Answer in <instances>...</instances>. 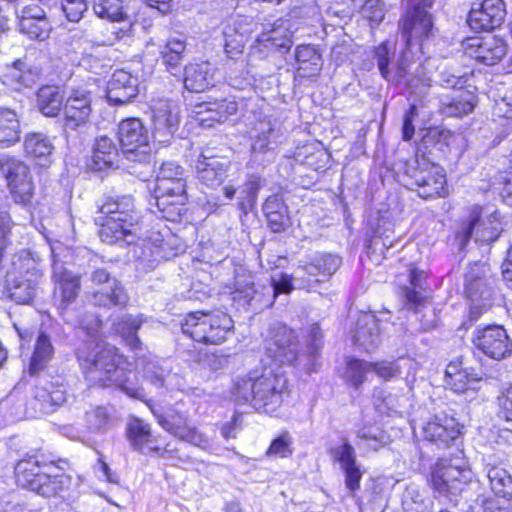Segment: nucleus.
<instances>
[{
  "label": "nucleus",
  "instance_id": "nucleus-15",
  "mask_svg": "<svg viewBox=\"0 0 512 512\" xmlns=\"http://www.w3.org/2000/svg\"><path fill=\"white\" fill-rule=\"evenodd\" d=\"M300 263L295 279L301 280L303 286L312 287L334 274L341 265V259L333 254L316 253Z\"/></svg>",
  "mask_w": 512,
  "mask_h": 512
},
{
  "label": "nucleus",
  "instance_id": "nucleus-50",
  "mask_svg": "<svg viewBox=\"0 0 512 512\" xmlns=\"http://www.w3.org/2000/svg\"><path fill=\"white\" fill-rule=\"evenodd\" d=\"M475 40L477 43H473L472 46L478 48L477 58L482 59L485 64L493 65L505 55V46L499 44L494 38Z\"/></svg>",
  "mask_w": 512,
  "mask_h": 512
},
{
  "label": "nucleus",
  "instance_id": "nucleus-12",
  "mask_svg": "<svg viewBox=\"0 0 512 512\" xmlns=\"http://www.w3.org/2000/svg\"><path fill=\"white\" fill-rule=\"evenodd\" d=\"M469 481L470 471L448 459H440L431 476L433 488L439 494L451 497L460 495Z\"/></svg>",
  "mask_w": 512,
  "mask_h": 512
},
{
  "label": "nucleus",
  "instance_id": "nucleus-24",
  "mask_svg": "<svg viewBox=\"0 0 512 512\" xmlns=\"http://www.w3.org/2000/svg\"><path fill=\"white\" fill-rule=\"evenodd\" d=\"M256 131L251 142V158L261 164L269 162L281 142V135L270 122H261Z\"/></svg>",
  "mask_w": 512,
  "mask_h": 512
},
{
  "label": "nucleus",
  "instance_id": "nucleus-63",
  "mask_svg": "<svg viewBox=\"0 0 512 512\" xmlns=\"http://www.w3.org/2000/svg\"><path fill=\"white\" fill-rule=\"evenodd\" d=\"M9 188L11 195L16 203H19L25 207L31 204L34 192L33 182L19 183V185L14 184V187Z\"/></svg>",
  "mask_w": 512,
  "mask_h": 512
},
{
  "label": "nucleus",
  "instance_id": "nucleus-44",
  "mask_svg": "<svg viewBox=\"0 0 512 512\" xmlns=\"http://www.w3.org/2000/svg\"><path fill=\"white\" fill-rule=\"evenodd\" d=\"M144 322L142 315H126L114 324V330L120 334L126 344L132 349L137 350L141 347V341L137 336V331Z\"/></svg>",
  "mask_w": 512,
  "mask_h": 512
},
{
  "label": "nucleus",
  "instance_id": "nucleus-49",
  "mask_svg": "<svg viewBox=\"0 0 512 512\" xmlns=\"http://www.w3.org/2000/svg\"><path fill=\"white\" fill-rule=\"evenodd\" d=\"M402 506L405 512H431L432 501L418 488L409 486L403 495Z\"/></svg>",
  "mask_w": 512,
  "mask_h": 512
},
{
  "label": "nucleus",
  "instance_id": "nucleus-36",
  "mask_svg": "<svg viewBox=\"0 0 512 512\" xmlns=\"http://www.w3.org/2000/svg\"><path fill=\"white\" fill-rule=\"evenodd\" d=\"M263 212L273 232H281L288 226V208L282 196L278 194L269 196L263 204Z\"/></svg>",
  "mask_w": 512,
  "mask_h": 512
},
{
  "label": "nucleus",
  "instance_id": "nucleus-60",
  "mask_svg": "<svg viewBox=\"0 0 512 512\" xmlns=\"http://www.w3.org/2000/svg\"><path fill=\"white\" fill-rule=\"evenodd\" d=\"M211 107L217 110L214 115L218 117V123L225 122L238 110V105L234 99L214 100L211 102Z\"/></svg>",
  "mask_w": 512,
  "mask_h": 512
},
{
  "label": "nucleus",
  "instance_id": "nucleus-34",
  "mask_svg": "<svg viewBox=\"0 0 512 512\" xmlns=\"http://www.w3.org/2000/svg\"><path fill=\"white\" fill-rule=\"evenodd\" d=\"M292 46L291 35L287 29L274 27L273 29L261 33L256 39L255 48L259 52H279L286 53Z\"/></svg>",
  "mask_w": 512,
  "mask_h": 512
},
{
  "label": "nucleus",
  "instance_id": "nucleus-19",
  "mask_svg": "<svg viewBox=\"0 0 512 512\" xmlns=\"http://www.w3.org/2000/svg\"><path fill=\"white\" fill-rule=\"evenodd\" d=\"M92 113L91 94L83 90H74L67 97L63 106V128L76 131L85 126Z\"/></svg>",
  "mask_w": 512,
  "mask_h": 512
},
{
  "label": "nucleus",
  "instance_id": "nucleus-13",
  "mask_svg": "<svg viewBox=\"0 0 512 512\" xmlns=\"http://www.w3.org/2000/svg\"><path fill=\"white\" fill-rule=\"evenodd\" d=\"M473 344L485 356L502 360L512 354V339L501 325H487L473 333Z\"/></svg>",
  "mask_w": 512,
  "mask_h": 512
},
{
  "label": "nucleus",
  "instance_id": "nucleus-1",
  "mask_svg": "<svg viewBox=\"0 0 512 512\" xmlns=\"http://www.w3.org/2000/svg\"><path fill=\"white\" fill-rule=\"evenodd\" d=\"M434 0H417L403 15L400 27L405 48L396 66L391 67L394 52L388 42H382L372 50V62L363 63V68L370 71L376 64L381 76L388 82L417 87L418 83L428 80L423 63V41L433 33V19L429 10Z\"/></svg>",
  "mask_w": 512,
  "mask_h": 512
},
{
  "label": "nucleus",
  "instance_id": "nucleus-61",
  "mask_svg": "<svg viewBox=\"0 0 512 512\" xmlns=\"http://www.w3.org/2000/svg\"><path fill=\"white\" fill-rule=\"evenodd\" d=\"M212 101H206L198 105V111H196V121L203 128H210L214 126V123H218V117L214 115L217 112L211 107Z\"/></svg>",
  "mask_w": 512,
  "mask_h": 512
},
{
  "label": "nucleus",
  "instance_id": "nucleus-57",
  "mask_svg": "<svg viewBox=\"0 0 512 512\" xmlns=\"http://www.w3.org/2000/svg\"><path fill=\"white\" fill-rule=\"evenodd\" d=\"M36 296V286L30 280L15 284L10 290V297L19 304H27Z\"/></svg>",
  "mask_w": 512,
  "mask_h": 512
},
{
  "label": "nucleus",
  "instance_id": "nucleus-6",
  "mask_svg": "<svg viewBox=\"0 0 512 512\" xmlns=\"http://www.w3.org/2000/svg\"><path fill=\"white\" fill-rule=\"evenodd\" d=\"M234 322L222 311L189 313L181 324L182 332L197 342L218 345L232 333Z\"/></svg>",
  "mask_w": 512,
  "mask_h": 512
},
{
  "label": "nucleus",
  "instance_id": "nucleus-14",
  "mask_svg": "<svg viewBox=\"0 0 512 512\" xmlns=\"http://www.w3.org/2000/svg\"><path fill=\"white\" fill-rule=\"evenodd\" d=\"M152 137L160 144L171 142L180 123L179 107L171 100L159 99L151 107Z\"/></svg>",
  "mask_w": 512,
  "mask_h": 512
},
{
  "label": "nucleus",
  "instance_id": "nucleus-5",
  "mask_svg": "<svg viewBox=\"0 0 512 512\" xmlns=\"http://www.w3.org/2000/svg\"><path fill=\"white\" fill-rule=\"evenodd\" d=\"M153 200L160 217L166 220L178 221L185 212L188 200L185 171L176 162L167 161L160 166Z\"/></svg>",
  "mask_w": 512,
  "mask_h": 512
},
{
  "label": "nucleus",
  "instance_id": "nucleus-39",
  "mask_svg": "<svg viewBox=\"0 0 512 512\" xmlns=\"http://www.w3.org/2000/svg\"><path fill=\"white\" fill-rule=\"evenodd\" d=\"M128 301V293L118 280H113V283L109 284V289H100L92 295L94 305L104 308L124 307Z\"/></svg>",
  "mask_w": 512,
  "mask_h": 512
},
{
  "label": "nucleus",
  "instance_id": "nucleus-48",
  "mask_svg": "<svg viewBox=\"0 0 512 512\" xmlns=\"http://www.w3.org/2000/svg\"><path fill=\"white\" fill-rule=\"evenodd\" d=\"M84 421L87 434H104L113 420L107 408L98 406L85 413Z\"/></svg>",
  "mask_w": 512,
  "mask_h": 512
},
{
  "label": "nucleus",
  "instance_id": "nucleus-62",
  "mask_svg": "<svg viewBox=\"0 0 512 512\" xmlns=\"http://www.w3.org/2000/svg\"><path fill=\"white\" fill-rule=\"evenodd\" d=\"M372 371L379 378L387 381L397 377L400 374V366L396 361L372 362L371 372Z\"/></svg>",
  "mask_w": 512,
  "mask_h": 512
},
{
  "label": "nucleus",
  "instance_id": "nucleus-25",
  "mask_svg": "<svg viewBox=\"0 0 512 512\" xmlns=\"http://www.w3.org/2000/svg\"><path fill=\"white\" fill-rule=\"evenodd\" d=\"M138 79L124 70L115 71L107 84L106 97L110 104L123 105L138 95Z\"/></svg>",
  "mask_w": 512,
  "mask_h": 512
},
{
  "label": "nucleus",
  "instance_id": "nucleus-35",
  "mask_svg": "<svg viewBox=\"0 0 512 512\" xmlns=\"http://www.w3.org/2000/svg\"><path fill=\"white\" fill-rule=\"evenodd\" d=\"M64 106V96L58 86L43 85L36 93V107L46 117H56Z\"/></svg>",
  "mask_w": 512,
  "mask_h": 512
},
{
  "label": "nucleus",
  "instance_id": "nucleus-26",
  "mask_svg": "<svg viewBox=\"0 0 512 512\" xmlns=\"http://www.w3.org/2000/svg\"><path fill=\"white\" fill-rule=\"evenodd\" d=\"M118 139L125 153L146 149L149 143L148 131L138 118H127L119 123Z\"/></svg>",
  "mask_w": 512,
  "mask_h": 512
},
{
  "label": "nucleus",
  "instance_id": "nucleus-28",
  "mask_svg": "<svg viewBox=\"0 0 512 512\" xmlns=\"http://www.w3.org/2000/svg\"><path fill=\"white\" fill-rule=\"evenodd\" d=\"M481 378L472 367H465L462 359L451 361L445 370V384L456 393L474 389Z\"/></svg>",
  "mask_w": 512,
  "mask_h": 512
},
{
  "label": "nucleus",
  "instance_id": "nucleus-4",
  "mask_svg": "<svg viewBox=\"0 0 512 512\" xmlns=\"http://www.w3.org/2000/svg\"><path fill=\"white\" fill-rule=\"evenodd\" d=\"M99 237L107 244L135 243L137 234L135 226L138 225L141 215L136 209L131 195L108 197L99 207Z\"/></svg>",
  "mask_w": 512,
  "mask_h": 512
},
{
  "label": "nucleus",
  "instance_id": "nucleus-40",
  "mask_svg": "<svg viewBox=\"0 0 512 512\" xmlns=\"http://www.w3.org/2000/svg\"><path fill=\"white\" fill-rule=\"evenodd\" d=\"M186 51V43L179 38H170L162 48L160 54L167 71L174 76L181 72V64Z\"/></svg>",
  "mask_w": 512,
  "mask_h": 512
},
{
  "label": "nucleus",
  "instance_id": "nucleus-21",
  "mask_svg": "<svg viewBox=\"0 0 512 512\" xmlns=\"http://www.w3.org/2000/svg\"><path fill=\"white\" fill-rule=\"evenodd\" d=\"M329 455L333 462L338 463L345 477V486L351 492H355L360 488L362 472L357 464L356 453L354 447L346 438L342 439L340 445L331 447Z\"/></svg>",
  "mask_w": 512,
  "mask_h": 512
},
{
  "label": "nucleus",
  "instance_id": "nucleus-38",
  "mask_svg": "<svg viewBox=\"0 0 512 512\" xmlns=\"http://www.w3.org/2000/svg\"><path fill=\"white\" fill-rule=\"evenodd\" d=\"M37 456H29L28 458L20 460L14 469L15 477L19 485L34 490L40 475L44 473L41 471V465Z\"/></svg>",
  "mask_w": 512,
  "mask_h": 512
},
{
  "label": "nucleus",
  "instance_id": "nucleus-30",
  "mask_svg": "<svg viewBox=\"0 0 512 512\" xmlns=\"http://www.w3.org/2000/svg\"><path fill=\"white\" fill-rule=\"evenodd\" d=\"M477 104V96L469 90H461L451 98L441 99L439 112L446 117H463L472 113Z\"/></svg>",
  "mask_w": 512,
  "mask_h": 512
},
{
  "label": "nucleus",
  "instance_id": "nucleus-33",
  "mask_svg": "<svg viewBox=\"0 0 512 512\" xmlns=\"http://www.w3.org/2000/svg\"><path fill=\"white\" fill-rule=\"evenodd\" d=\"M7 69L5 77L17 90L32 87L40 77V71L28 64L26 58L17 59Z\"/></svg>",
  "mask_w": 512,
  "mask_h": 512
},
{
  "label": "nucleus",
  "instance_id": "nucleus-43",
  "mask_svg": "<svg viewBox=\"0 0 512 512\" xmlns=\"http://www.w3.org/2000/svg\"><path fill=\"white\" fill-rule=\"evenodd\" d=\"M53 354L54 348L50 337L43 332L39 333L34 352L31 357L29 373L31 375H37L47 366Z\"/></svg>",
  "mask_w": 512,
  "mask_h": 512
},
{
  "label": "nucleus",
  "instance_id": "nucleus-17",
  "mask_svg": "<svg viewBox=\"0 0 512 512\" xmlns=\"http://www.w3.org/2000/svg\"><path fill=\"white\" fill-rule=\"evenodd\" d=\"M53 282L55 284L53 301L64 316L67 309L76 301L81 290V276L64 267L62 264L53 265Z\"/></svg>",
  "mask_w": 512,
  "mask_h": 512
},
{
  "label": "nucleus",
  "instance_id": "nucleus-9",
  "mask_svg": "<svg viewBox=\"0 0 512 512\" xmlns=\"http://www.w3.org/2000/svg\"><path fill=\"white\" fill-rule=\"evenodd\" d=\"M406 174L411 180L409 188L416 190L420 197L427 199L444 196L445 174L439 166L429 162L425 157L416 156L408 165Z\"/></svg>",
  "mask_w": 512,
  "mask_h": 512
},
{
  "label": "nucleus",
  "instance_id": "nucleus-64",
  "mask_svg": "<svg viewBox=\"0 0 512 512\" xmlns=\"http://www.w3.org/2000/svg\"><path fill=\"white\" fill-rule=\"evenodd\" d=\"M498 401L499 417L507 422H512V385L502 393Z\"/></svg>",
  "mask_w": 512,
  "mask_h": 512
},
{
  "label": "nucleus",
  "instance_id": "nucleus-18",
  "mask_svg": "<svg viewBox=\"0 0 512 512\" xmlns=\"http://www.w3.org/2000/svg\"><path fill=\"white\" fill-rule=\"evenodd\" d=\"M230 164L227 157L215 155L213 149L205 148L196 159L194 168L200 183L215 189L227 178Z\"/></svg>",
  "mask_w": 512,
  "mask_h": 512
},
{
  "label": "nucleus",
  "instance_id": "nucleus-23",
  "mask_svg": "<svg viewBox=\"0 0 512 512\" xmlns=\"http://www.w3.org/2000/svg\"><path fill=\"white\" fill-rule=\"evenodd\" d=\"M459 434L458 423L453 417L435 416L422 426L423 439L437 448L449 447Z\"/></svg>",
  "mask_w": 512,
  "mask_h": 512
},
{
  "label": "nucleus",
  "instance_id": "nucleus-2",
  "mask_svg": "<svg viewBox=\"0 0 512 512\" xmlns=\"http://www.w3.org/2000/svg\"><path fill=\"white\" fill-rule=\"evenodd\" d=\"M77 358L85 378L92 385L115 386L137 399L144 396L143 389L130 382L131 372L124 368L125 360L116 347L87 341L77 349Z\"/></svg>",
  "mask_w": 512,
  "mask_h": 512
},
{
  "label": "nucleus",
  "instance_id": "nucleus-42",
  "mask_svg": "<svg viewBox=\"0 0 512 512\" xmlns=\"http://www.w3.org/2000/svg\"><path fill=\"white\" fill-rule=\"evenodd\" d=\"M357 446L365 451H378L390 442L387 433L376 426H364L356 431Z\"/></svg>",
  "mask_w": 512,
  "mask_h": 512
},
{
  "label": "nucleus",
  "instance_id": "nucleus-45",
  "mask_svg": "<svg viewBox=\"0 0 512 512\" xmlns=\"http://www.w3.org/2000/svg\"><path fill=\"white\" fill-rule=\"evenodd\" d=\"M71 484V478L64 473L51 476L48 473L40 475L38 484L33 491L44 497H54L67 490Z\"/></svg>",
  "mask_w": 512,
  "mask_h": 512
},
{
  "label": "nucleus",
  "instance_id": "nucleus-51",
  "mask_svg": "<svg viewBox=\"0 0 512 512\" xmlns=\"http://www.w3.org/2000/svg\"><path fill=\"white\" fill-rule=\"evenodd\" d=\"M9 187L19 183L32 182L29 168L23 162L16 159H8L2 166Z\"/></svg>",
  "mask_w": 512,
  "mask_h": 512
},
{
  "label": "nucleus",
  "instance_id": "nucleus-52",
  "mask_svg": "<svg viewBox=\"0 0 512 512\" xmlns=\"http://www.w3.org/2000/svg\"><path fill=\"white\" fill-rule=\"evenodd\" d=\"M372 362L359 359H351L347 362L345 379L355 389H358L366 380V375L371 372Z\"/></svg>",
  "mask_w": 512,
  "mask_h": 512
},
{
  "label": "nucleus",
  "instance_id": "nucleus-27",
  "mask_svg": "<svg viewBox=\"0 0 512 512\" xmlns=\"http://www.w3.org/2000/svg\"><path fill=\"white\" fill-rule=\"evenodd\" d=\"M354 344L366 352L373 351L380 343L379 321L371 313L361 314L352 330Z\"/></svg>",
  "mask_w": 512,
  "mask_h": 512
},
{
  "label": "nucleus",
  "instance_id": "nucleus-16",
  "mask_svg": "<svg viewBox=\"0 0 512 512\" xmlns=\"http://www.w3.org/2000/svg\"><path fill=\"white\" fill-rule=\"evenodd\" d=\"M273 290L267 285L256 283L251 275H238L235 279L232 298L240 306H249L253 310H261L272 305Z\"/></svg>",
  "mask_w": 512,
  "mask_h": 512
},
{
  "label": "nucleus",
  "instance_id": "nucleus-11",
  "mask_svg": "<svg viewBox=\"0 0 512 512\" xmlns=\"http://www.w3.org/2000/svg\"><path fill=\"white\" fill-rule=\"evenodd\" d=\"M266 354L279 364V367L296 365L304 357L300 354L295 331L283 324H276L271 328L270 336L266 340Z\"/></svg>",
  "mask_w": 512,
  "mask_h": 512
},
{
  "label": "nucleus",
  "instance_id": "nucleus-8",
  "mask_svg": "<svg viewBox=\"0 0 512 512\" xmlns=\"http://www.w3.org/2000/svg\"><path fill=\"white\" fill-rule=\"evenodd\" d=\"M482 214V207L473 206L470 210L468 221L463 222L457 231L455 241L460 251L466 248L472 237H474L476 242L491 243L500 236L502 228L497 213H490L485 218H483Z\"/></svg>",
  "mask_w": 512,
  "mask_h": 512
},
{
  "label": "nucleus",
  "instance_id": "nucleus-7",
  "mask_svg": "<svg viewBox=\"0 0 512 512\" xmlns=\"http://www.w3.org/2000/svg\"><path fill=\"white\" fill-rule=\"evenodd\" d=\"M464 293L472 303L471 318L476 319L483 309L490 306L494 294V279L485 264L473 263L467 267L464 274Z\"/></svg>",
  "mask_w": 512,
  "mask_h": 512
},
{
  "label": "nucleus",
  "instance_id": "nucleus-20",
  "mask_svg": "<svg viewBox=\"0 0 512 512\" xmlns=\"http://www.w3.org/2000/svg\"><path fill=\"white\" fill-rule=\"evenodd\" d=\"M126 436L131 448L143 454H157L164 457L167 448L162 449L158 437L152 433L151 426L144 420L132 417L126 427Z\"/></svg>",
  "mask_w": 512,
  "mask_h": 512
},
{
  "label": "nucleus",
  "instance_id": "nucleus-3",
  "mask_svg": "<svg viewBox=\"0 0 512 512\" xmlns=\"http://www.w3.org/2000/svg\"><path fill=\"white\" fill-rule=\"evenodd\" d=\"M288 380L281 367L263 365L238 376L231 390L237 403H249L256 410L272 413L288 396Z\"/></svg>",
  "mask_w": 512,
  "mask_h": 512
},
{
  "label": "nucleus",
  "instance_id": "nucleus-59",
  "mask_svg": "<svg viewBox=\"0 0 512 512\" xmlns=\"http://www.w3.org/2000/svg\"><path fill=\"white\" fill-rule=\"evenodd\" d=\"M62 10L71 22H79L88 6L85 0H62Z\"/></svg>",
  "mask_w": 512,
  "mask_h": 512
},
{
  "label": "nucleus",
  "instance_id": "nucleus-29",
  "mask_svg": "<svg viewBox=\"0 0 512 512\" xmlns=\"http://www.w3.org/2000/svg\"><path fill=\"white\" fill-rule=\"evenodd\" d=\"M183 83L190 92L201 93L214 86L213 67L209 62L191 63L184 68Z\"/></svg>",
  "mask_w": 512,
  "mask_h": 512
},
{
  "label": "nucleus",
  "instance_id": "nucleus-41",
  "mask_svg": "<svg viewBox=\"0 0 512 512\" xmlns=\"http://www.w3.org/2000/svg\"><path fill=\"white\" fill-rule=\"evenodd\" d=\"M20 122L12 109H0V146L8 147L20 139Z\"/></svg>",
  "mask_w": 512,
  "mask_h": 512
},
{
  "label": "nucleus",
  "instance_id": "nucleus-58",
  "mask_svg": "<svg viewBox=\"0 0 512 512\" xmlns=\"http://www.w3.org/2000/svg\"><path fill=\"white\" fill-rule=\"evenodd\" d=\"M225 53L230 59H238L244 49V36L242 34L237 33L236 31H231L230 33L225 32Z\"/></svg>",
  "mask_w": 512,
  "mask_h": 512
},
{
  "label": "nucleus",
  "instance_id": "nucleus-47",
  "mask_svg": "<svg viewBox=\"0 0 512 512\" xmlns=\"http://www.w3.org/2000/svg\"><path fill=\"white\" fill-rule=\"evenodd\" d=\"M24 149L28 155L47 162L52 155L54 146L45 134L30 133L25 137Z\"/></svg>",
  "mask_w": 512,
  "mask_h": 512
},
{
  "label": "nucleus",
  "instance_id": "nucleus-54",
  "mask_svg": "<svg viewBox=\"0 0 512 512\" xmlns=\"http://www.w3.org/2000/svg\"><path fill=\"white\" fill-rule=\"evenodd\" d=\"M352 6L363 18L376 24H379L385 15L381 0H352Z\"/></svg>",
  "mask_w": 512,
  "mask_h": 512
},
{
  "label": "nucleus",
  "instance_id": "nucleus-55",
  "mask_svg": "<svg viewBox=\"0 0 512 512\" xmlns=\"http://www.w3.org/2000/svg\"><path fill=\"white\" fill-rule=\"evenodd\" d=\"M93 10L99 18L109 21H120L124 16L121 0H93Z\"/></svg>",
  "mask_w": 512,
  "mask_h": 512
},
{
  "label": "nucleus",
  "instance_id": "nucleus-53",
  "mask_svg": "<svg viewBox=\"0 0 512 512\" xmlns=\"http://www.w3.org/2000/svg\"><path fill=\"white\" fill-rule=\"evenodd\" d=\"M19 30L32 40L45 41L50 36L52 25L49 20H19Z\"/></svg>",
  "mask_w": 512,
  "mask_h": 512
},
{
  "label": "nucleus",
  "instance_id": "nucleus-31",
  "mask_svg": "<svg viewBox=\"0 0 512 512\" xmlns=\"http://www.w3.org/2000/svg\"><path fill=\"white\" fill-rule=\"evenodd\" d=\"M118 149L113 140L107 136L96 139L89 167L94 171H103L117 165Z\"/></svg>",
  "mask_w": 512,
  "mask_h": 512
},
{
  "label": "nucleus",
  "instance_id": "nucleus-10",
  "mask_svg": "<svg viewBox=\"0 0 512 512\" xmlns=\"http://www.w3.org/2000/svg\"><path fill=\"white\" fill-rule=\"evenodd\" d=\"M151 411L158 424L175 438L204 450L210 448L209 439L191 425L185 413L171 407L165 410L153 407Z\"/></svg>",
  "mask_w": 512,
  "mask_h": 512
},
{
  "label": "nucleus",
  "instance_id": "nucleus-32",
  "mask_svg": "<svg viewBox=\"0 0 512 512\" xmlns=\"http://www.w3.org/2000/svg\"><path fill=\"white\" fill-rule=\"evenodd\" d=\"M408 272L409 286L405 285L401 288V297L404 299L405 305L412 309L422 305L426 298L424 295L426 273L413 265L409 267Z\"/></svg>",
  "mask_w": 512,
  "mask_h": 512
},
{
  "label": "nucleus",
  "instance_id": "nucleus-46",
  "mask_svg": "<svg viewBox=\"0 0 512 512\" xmlns=\"http://www.w3.org/2000/svg\"><path fill=\"white\" fill-rule=\"evenodd\" d=\"M487 478L491 491L498 497H512V476L510 473L499 466H489L487 468Z\"/></svg>",
  "mask_w": 512,
  "mask_h": 512
},
{
  "label": "nucleus",
  "instance_id": "nucleus-56",
  "mask_svg": "<svg viewBox=\"0 0 512 512\" xmlns=\"http://www.w3.org/2000/svg\"><path fill=\"white\" fill-rule=\"evenodd\" d=\"M143 373L146 379H148L154 386L162 388L166 385L167 378L170 377L171 371L159 361L149 360L143 368Z\"/></svg>",
  "mask_w": 512,
  "mask_h": 512
},
{
  "label": "nucleus",
  "instance_id": "nucleus-22",
  "mask_svg": "<svg viewBox=\"0 0 512 512\" xmlns=\"http://www.w3.org/2000/svg\"><path fill=\"white\" fill-rule=\"evenodd\" d=\"M503 0H484L478 9H472L467 23L475 32L491 31L499 27L505 18Z\"/></svg>",
  "mask_w": 512,
  "mask_h": 512
},
{
  "label": "nucleus",
  "instance_id": "nucleus-37",
  "mask_svg": "<svg viewBox=\"0 0 512 512\" xmlns=\"http://www.w3.org/2000/svg\"><path fill=\"white\" fill-rule=\"evenodd\" d=\"M295 58L298 64L297 75L310 78L319 74L322 68L321 55L312 45H300L296 49Z\"/></svg>",
  "mask_w": 512,
  "mask_h": 512
}]
</instances>
